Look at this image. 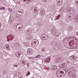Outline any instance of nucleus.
<instances>
[{
	"label": "nucleus",
	"mask_w": 78,
	"mask_h": 78,
	"mask_svg": "<svg viewBox=\"0 0 78 78\" xmlns=\"http://www.w3.org/2000/svg\"><path fill=\"white\" fill-rule=\"evenodd\" d=\"M69 75L70 76L73 77V78H76V76L75 74V69H69Z\"/></svg>",
	"instance_id": "obj_1"
},
{
	"label": "nucleus",
	"mask_w": 78,
	"mask_h": 78,
	"mask_svg": "<svg viewBox=\"0 0 78 78\" xmlns=\"http://www.w3.org/2000/svg\"><path fill=\"white\" fill-rule=\"evenodd\" d=\"M31 44L33 47L36 46V45H37L39 44V41L36 39L33 40L31 41Z\"/></svg>",
	"instance_id": "obj_2"
},
{
	"label": "nucleus",
	"mask_w": 78,
	"mask_h": 78,
	"mask_svg": "<svg viewBox=\"0 0 78 78\" xmlns=\"http://www.w3.org/2000/svg\"><path fill=\"white\" fill-rule=\"evenodd\" d=\"M63 71H60L59 73H61L60 74L61 75H62H62H65L66 73H67L68 72V69L67 68H64V69H63Z\"/></svg>",
	"instance_id": "obj_3"
},
{
	"label": "nucleus",
	"mask_w": 78,
	"mask_h": 78,
	"mask_svg": "<svg viewBox=\"0 0 78 78\" xmlns=\"http://www.w3.org/2000/svg\"><path fill=\"white\" fill-rule=\"evenodd\" d=\"M41 38L42 40H47L48 38V36L45 34H43L41 36Z\"/></svg>",
	"instance_id": "obj_4"
},
{
	"label": "nucleus",
	"mask_w": 78,
	"mask_h": 78,
	"mask_svg": "<svg viewBox=\"0 0 78 78\" xmlns=\"http://www.w3.org/2000/svg\"><path fill=\"white\" fill-rule=\"evenodd\" d=\"M33 53V50L32 49L29 48L27 49V54L28 55H31Z\"/></svg>",
	"instance_id": "obj_5"
},
{
	"label": "nucleus",
	"mask_w": 78,
	"mask_h": 78,
	"mask_svg": "<svg viewBox=\"0 0 78 78\" xmlns=\"http://www.w3.org/2000/svg\"><path fill=\"white\" fill-rule=\"evenodd\" d=\"M14 37L13 36L11 35H9L7 37V39H8V41H12L13 40V39H14Z\"/></svg>",
	"instance_id": "obj_6"
},
{
	"label": "nucleus",
	"mask_w": 78,
	"mask_h": 78,
	"mask_svg": "<svg viewBox=\"0 0 78 78\" xmlns=\"http://www.w3.org/2000/svg\"><path fill=\"white\" fill-rule=\"evenodd\" d=\"M52 71H56L57 70V66L56 65H53L51 68Z\"/></svg>",
	"instance_id": "obj_7"
},
{
	"label": "nucleus",
	"mask_w": 78,
	"mask_h": 78,
	"mask_svg": "<svg viewBox=\"0 0 78 78\" xmlns=\"http://www.w3.org/2000/svg\"><path fill=\"white\" fill-rule=\"evenodd\" d=\"M57 5L58 6H61L62 4V0H57Z\"/></svg>",
	"instance_id": "obj_8"
},
{
	"label": "nucleus",
	"mask_w": 78,
	"mask_h": 78,
	"mask_svg": "<svg viewBox=\"0 0 78 78\" xmlns=\"http://www.w3.org/2000/svg\"><path fill=\"white\" fill-rule=\"evenodd\" d=\"M70 59L72 60V61H75L76 59V56L72 55L69 57Z\"/></svg>",
	"instance_id": "obj_9"
},
{
	"label": "nucleus",
	"mask_w": 78,
	"mask_h": 78,
	"mask_svg": "<svg viewBox=\"0 0 78 78\" xmlns=\"http://www.w3.org/2000/svg\"><path fill=\"white\" fill-rule=\"evenodd\" d=\"M70 48L71 49H77L78 48V46H76V45L74 44L70 46Z\"/></svg>",
	"instance_id": "obj_10"
},
{
	"label": "nucleus",
	"mask_w": 78,
	"mask_h": 78,
	"mask_svg": "<svg viewBox=\"0 0 78 78\" xmlns=\"http://www.w3.org/2000/svg\"><path fill=\"white\" fill-rule=\"evenodd\" d=\"M40 13L41 14L42 16H44L45 14V10L43 9H42L40 10Z\"/></svg>",
	"instance_id": "obj_11"
},
{
	"label": "nucleus",
	"mask_w": 78,
	"mask_h": 78,
	"mask_svg": "<svg viewBox=\"0 0 78 78\" xmlns=\"http://www.w3.org/2000/svg\"><path fill=\"white\" fill-rule=\"evenodd\" d=\"M4 48L6 50H10V48H9V44H5L4 46Z\"/></svg>",
	"instance_id": "obj_12"
},
{
	"label": "nucleus",
	"mask_w": 78,
	"mask_h": 78,
	"mask_svg": "<svg viewBox=\"0 0 78 78\" xmlns=\"http://www.w3.org/2000/svg\"><path fill=\"white\" fill-rule=\"evenodd\" d=\"M70 38L72 39L73 43H75V42L77 41V39L75 37H71Z\"/></svg>",
	"instance_id": "obj_13"
},
{
	"label": "nucleus",
	"mask_w": 78,
	"mask_h": 78,
	"mask_svg": "<svg viewBox=\"0 0 78 78\" xmlns=\"http://www.w3.org/2000/svg\"><path fill=\"white\" fill-rule=\"evenodd\" d=\"M17 14L18 15L21 16V15H22V14H23V12H22L21 11L18 10L17 12Z\"/></svg>",
	"instance_id": "obj_14"
},
{
	"label": "nucleus",
	"mask_w": 78,
	"mask_h": 78,
	"mask_svg": "<svg viewBox=\"0 0 78 78\" xmlns=\"http://www.w3.org/2000/svg\"><path fill=\"white\" fill-rule=\"evenodd\" d=\"M75 20L76 22L78 23V14L76 16Z\"/></svg>",
	"instance_id": "obj_15"
},
{
	"label": "nucleus",
	"mask_w": 78,
	"mask_h": 78,
	"mask_svg": "<svg viewBox=\"0 0 78 78\" xmlns=\"http://www.w3.org/2000/svg\"><path fill=\"white\" fill-rule=\"evenodd\" d=\"M50 59H51L50 58V57H48L45 60V61L46 62H47L48 63V62H50Z\"/></svg>",
	"instance_id": "obj_16"
},
{
	"label": "nucleus",
	"mask_w": 78,
	"mask_h": 78,
	"mask_svg": "<svg viewBox=\"0 0 78 78\" xmlns=\"http://www.w3.org/2000/svg\"><path fill=\"white\" fill-rule=\"evenodd\" d=\"M25 61H21V63L20 65L21 66H25Z\"/></svg>",
	"instance_id": "obj_17"
},
{
	"label": "nucleus",
	"mask_w": 78,
	"mask_h": 78,
	"mask_svg": "<svg viewBox=\"0 0 78 78\" xmlns=\"http://www.w3.org/2000/svg\"><path fill=\"white\" fill-rule=\"evenodd\" d=\"M39 9H37V7H35L34 8V12H38V11H39Z\"/></svg>",
	"instance_id": "obj_18"
},
{
	"label": "nucleus",
	"mask_w": 78,
	"mask_h": 78,
	"mask_svg": "<svg viewBox=\"0 0 78 78\" xmlns=\"http://www.w3.org/2000/svg\"><path fill=\"white\" fill-rule=\"evenodd\" d=\"M17 26H16V31H20V30H22V28H21V27H18V29L17 30V28H17Z\"/></svg>",
	"instance_id": "obj_19"
},
{
	"label": "nucleus",
	"mask_w": 78,
	"mask_h": 78,
	"mask_svg": "<svg viewBox=\"0 0 78 78\" xmlns=\"http://www.w3.org/2000/svg\"><path fill=\"white\" fill-rule=\"evenodd\" d=\"M32 1H33V0H23L24 2H26L28 4L30 2H31Z\"/></svg>",
	"instance_id": "obj_20"
},
{
	"label": "nucleus",
	"mask_w": 78,
	"mask_h": 78,
	"mask_svg": "<svg viewBox=\"0 0 78 78\" xmlns=\"http://www.w3.org/2000/svg\"><path fill=\"white\" fill-rule=\"evenodd\" d=\"M61 73H59V74H56V75L57 76V77H58V78H60V77H62V75H61Z\"/></svg>",
	"instance_id": "obj_21"
},
{
	"label": "nucleus",
	"mask_w": 78,
	"mask_h": 78,
	"mask_svg": "<svg viewBox=\"0 0 78 78\" xmlns=\"http://www.w3.org/2000/svg\"><path fill=\"white\" fill-rule=\"evenodd\" d=\"M61 15H58L56 18V20H58V19H59L60 17H61Z\"/></svg>",
	"instance_id": "obj_22"
},
{
	"label": "nucleus",
	"mask_w": 78,
	"mask_h": 78,
	"mask_svg": "<svg viewBox=\"0 0 78 78\" xmlns=\"http://www.w3.org/2000/svg\"><path fill=\"white\" fill-rule=\"evenodd\" d=\"M74 43H75L74 45H76L77 47H78V41H76L74 42Z\"/></svg>",
	"instance_id": "obj_23"
},
{
	"label": "nucleus",
	"mask_w": 78,
	"mask_h": 78,
	"mask_svg": "<svg viewBox=\"0 0 78 78\" xmlns=\"http://www.w3.org/2000/svg\"><path fill=\"white\" fill-rule=\"evenodd\" d=\"M45 48H43L41 50V51H42V52H43V53H45Z\"/></svg>",
	"instance_id": "obj_24"
},
{
	"label": "nucleus",
	"mask_w": 78,
	"mask_h": 78,
	"mask_svg": "<svg viewBox=\"0 0 78 78\" xmlns=\"http://www.w3.org/2000/svg\"><path fill=\"white\" fill-rule=\"evenodd\" d=\"M57 51H61V48L58 47Z\"/></svg>",
	"instance_id": "obj_25"
},
{
	"label": "nucleus",
	"mask_w": 78,
	"mask_h": 78,
	"mask_svg": "<svg viewBox=\"0 0 78 78\" xmlns=\"http://www.w3.org/2000/svg\"><path fill=\"white\" fill-rule=\"evenodd\" d=\"M16 55H17V57L18 58L20 57V53L18 52L17 54H16Z\"/></svg>",
	"instance_id": "obj_26"
},
{
	"label": "nucleus",
	"mask_w": 78,
	"mask_h": 78,
	"mask_svg": "<svg viewBox=\"0 0 78 78\" xmlns=\"http://www.w3.org/2000/svg\"><path fill=\"white\" fill-rule=\"evenodd\" d=\"M68 30H69L70 31H71L72 30V27H69Z\"/></svg>",
	"instance_id": "obj_27"
},
{
	"label": "nucleus",
	"mask_w": 78,
	"mask_h": 78,
	"mask_svg": "<svg viewBox=\"0 0 78 78\" xmlns=\"http://www.w3.org/2000/svg\"><path fill=\"white\" fill-rule=\"evenodd\" d=\"M61 58H60V57H58L56 59V60L57 61H59V60H61Z\"/></svg>",
	"instance_id": "obj_28"
},
{
	"label": "nucleus",
	"mask_w": 78,
	"mask_h": 78,
	"mask_svg": "<svg viewBox=\"0 0 78 78\" xmlns=\"http://www.w3.org/2000/svg\"><path fill=\"white\" fill-rule=\"evenodd\" d=\"M30 75V72H28L26 75V76H28V75Z\"/></svg>",
	"instance_id": "obj_29"
},
{
	"label": "nucleus",
	"mask_w": 78,
	"mask_h": 78,
	"mask_svg": "<svg viewBox=\"0 0 78 78\" xmlns=\"http://www.w3.org/2000/svg\"><path fill=\"white\" fill-rule=\"evenodd\" d=\"M41 57V55H38L37 56L35 57L36 58H39Z\"/></svg>",
	"instance_id": "obj_30"
},
{
	"label": "nucleus",
	"mask_w": 78,
	"mask_h": 78,
	"mask_svg": "<svg viewBox=\"0 0 78 78\" xmlns=\"http://www.w3.org/2000/svg\"><path fill=\"white\" fill-rule=\"evenodd\" d=\"M5 9V7H2L1 8H0V9H1V10H4Z\"/></svg>",
	"instance_id": "obj_31"
},
{
	"label": "nucleus",
	"mask_w": 78,
	"mask_h": 78,
	"mask_svg": "<svg viewBox=\"0 0 78 78\" xmlns=\"http://www.w3.org/2000/svg\"><path fill=\"white\" fill-rule=\"evenodd\" d=\"M76 3L77 5H78V0H76Z\"/></svg>",
	"instance_id": "obj_32"
},
{
	"label": "nucleus",
	"mask_w": 78,
	"mask_h": 78,
	"mask_svg": "<svg viewBox=\"0 0 78 78\" xmlns=\"http://www.w3.org/2000/svg\"><path fill=\"white\" fill-rule=\"evenodd\" d=\"M29 58L30 59H34V57H29Z\"/></svg>",
	"instance_id": "obj_33"
},
{
	"label": "nucleus",
	"mask_w": 78,
	"mask_h": 78,
	"mask_svg": "<svg viewBox=\"0 0 78 78\" xmlns=\"http://www.w3.org/2000/svg\"><path fill=\"white\" fill-rule=\"evenodd\" d=\"M8 10L9 12H11L12 11V9H11L9 8L8 9Z\"/></svg>",
	"instance_id": "obj_34"
},
{
	"label": "nucleus",
	"mask_w": 78,
	"mask_h": 78,
	"mask_svg": "<svg viewBox=\"0 0 78 78\" xmlns=\"http://www.w3.org/2000/svg\"><path fill=\"white\" fill-rule=\"evenodd\" d=\"M61 65L62 67V69H64V68H65V67L63 66L62 65V64H61Z\"/></svg>",
	"instance_id": "obj_35"
},
{
	"label": "nucleus",
	"mask_w": 78,
	"mask_h": 78,
	"mask_svg": "<svg viewBox=\"0 0 78 78\" xmlns=\"http://www.w3.org/2000/svg\"><path fill=\"white\" fill-rule=\"evenodd\" d=\"M62 65L63 66L65 67V66H66V63H63L62 64Z\"/></svg>",
	"instance_id": "obj_36"
},
{
	"label": "nucleus",
	"mask_w": 78,
	"mask_h": 78,
	"mask_svg": "<svg viewBox=\"0 0 78 78\" xmlns=\"http://www.w3.org/2000/svg\"><path fill=\"white\" fill-rule=\"evenodd\" d=\"M65 40H66V41H69V38H66L65 39Z\"/></svg>",
	"instance_id": "obj_37"
},
{
	"label": "nucleus",
	"mask_w": 78,
	"mask_h": 78,
	"mask_svg": "<svg viewBox=\"0 0 78 78\" xmlns=\"http://www.w3.org/2000/svg\"><path fill=\"white\" fill-rule=\"evenodd\" d=\"M1 2H2V3H4V2H5V0H1Z\"/></svg>",
	"instance_id": "obj_38"
},
{
	"label": "nucleus",
	"mask_w": 78,
	"mask_h": 78,
	"mask_svg": "<svg viewBox=\"0 0 78 78\" xmlns=\"http://www.w3.org/2000/svg\"><path fill=\"white\" fill-rule=\"evenodd\" d=\"M59 66V67H60V68H62V65H60Z\"/></svg>",
	"instance_id": "obj_39"
},
{
	"label": "nucleus",
	"mask_w": 78,
	"mask_h": 78,
	"mask_svg": "<svg viewBox=\"0 0 78 78\" xmlns=\"http://www.w3.org/2000/svg\"><path fill=\"white\" fill-rule=\"evenodd\" d=\"M10 20L11 22H13V21H14V20Z\"/></svg>",
	"instance_id": "obj_40"
},
{
	"label": "nucleus",
	"mask_w": 78,
	"mask_h": 78,
	"mask_svg": "<svg viewBox=\"0 0 78 78\" xmlns=\"http://www.w3.org/2000/svg\"><path fill=\"white\" fill-rule=\"evenodd\" d=\"M27 67H28V65H29V63H27Z\"/></svg>",
	"instance_id": "obj_41"
},
{
	"label": "nucleus",
	"mask_w": 78,
	"mask_h": 78,
	"mask_svg": "<svg viewBox=\"0 0 78 78\" xmlns=\"http://www.w3.org/2000/svg\"><path fill=\"white\" fill-rule=\"evenodd\" d=\"M2 27V24L0 23V28Z\"/></svg>",
	"instance_id": "obj_42"
},
{
	"label": "nucleus",
	"mask_w": 78,
	"mask_h": 78,
	"mask_svg": "<svg viewBox=\"0 0 78 78\" xmlns=\"http://www.w3.org/2000/svg\"><path fill=\"white\" fill-rule=\"evenodd\" d=\"M57 74H59V73H58V71H57L56 73V75Z\"/></svg>",
	"instance_id": "obj_43"
},
{
	"label": "nucleus",
	"mask_w": 78,
	"mask_h": 78,
	"mask_svg": "<svg viewBox=\"0 0 78 78\" xmlns=\"http://www.w3.org/2000/svg\"><path fill=\"white\" fill-rule=\"evenodd\" d=\"M54 51H57V50H56V49H54Z\"/></svg>",
	"instance_id": "obj_44"
},
{
	"label": "nucleus",
	"mask_w": 78,
	"mask_h": 78,
	"mask_svg": "<svg viewBox=\"0 0 78 78\" xmlns=\"http://www.w3.org/2000/svg\"><path fill=\"white\" fill-rule=\"evenodd\" d=\"M76 34L78 35V31L76 33Z\"/></svg>",
	"instance_id": "obj_45"
},
{
	"label": "nucleus",
	"mask_w": 78,
	"mask_h": 78,
	"mask_svg": "<svg viewBox=\"0 0 78 78\" xmlns=\"http://www.w3.org/2000/svg\"><path fill=\"white\" fill-rule=\"evenodd\" d=\"M57 37H59V35H57V36H56Z\"/></svg>",
	"instance_id": "obj_46"
},
{
	"label": "nucleus",
	"mask_w": 78,
	"mask_h": 78,
	"mask_svg": "<svg viewBox=\"0 0 78 78\" xmlns=\"http://www.w3.org/2000/svg\"><path fill=\"white\" fill-rule=\"evenodd\" d=\"M68 11H70V9H69V10H68Z\"/></svg>",
	"instance_id": "obj_47"
},
{
	"label": "nucleus",
	"mask_w": 78,
	"mask_h": 78,
	"mask_svg": "<svg viewBox=\"0 0 78 78\" xmlns=\"http://www.w3.org/2000/svg\"><path fill=\"white\" fill-rule=\"evenodd\" d=\"M17 66H18L17 65H15V67H17Z\"/></svg>",
	"instance_id": "obj_48"
},
{
	"label": "nucleus",
	"mask_w": 78,
	"mask_h": 78,
	"mask_svg": "<svg viewBox=\"0 0 78 78\" xmlns=\"http://www.w3.org/2000/svg\"><path fill=\"white\" fill-rule=\"evenodd\" d=\"M15 66H16V65H13V67H14Z\"/></svg>",
	"instance_id": "obj_49"
},
{
	"label": "nucleus",
	"mask_w": 78,
	"mask_h": 78,
	"mask_svg": "<svg viewBox=\"0 0 78 78\" xmlns=\"http://www.w3.org/2000/svg\"><path fill=\"white\" fill-rule=\"evenodd\" d=\"M13 1H14V2H15V1H16V0H13Z\"/></svg>",
	"instance_id": "obj_50"
},
{
	"label": "nucleus",
	"mask_w": 78,
	"mask_h": 78,
	"mask_svg": "<svg viewBox=\"0 0 78 78\" xmlns=\"http://www.w3.org/2000/svg\"><path fill=\"white\" fill-rule=\"evenodd\" d=\"M27 31H29V30H27Z\"/></svg>",
	"instance_id": "obj_51"
},
{
	"label": "nucleus",
	"mask_w": 78,
	"mask_h": 78,
	"mask_svg": "<svg viewBox=\"0 0 78 78\" xmlns=\"http://www.w3.org/2000/svg\"><path fill=\"white\" fill-rule=\"evenodd\" d=\"M45 2H46V0H45Z\"/></svg>",
	"instance_id": "obj_52"
},
{
	"label": "nucleus",
	"mask_w": 78,
	"mask_h": 78,
	"mask_svg": "<svg viewBox=\"0 0 78 78\" xmlns=\"http://www.w3.org/2000/svg\"><path fill=\"white\" fill-rule=\"evenodd\" d=\"M45 69H46V68H45Z\"/></svg>",
	"instance_id": "obj_53"
}]
</instances>
